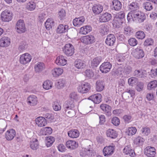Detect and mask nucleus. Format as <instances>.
<instances>
[{
  "label": "nucleus",
  "instance_id": "17",
  "mask_svg": "<svg viewBox=\"0 0 157 157\" xmlns=\"http://www.w3.org/2000/svg\"><path fill=\"white\" fill-rule=\"evenodd\" d=\"M85 19V18L83 16H81L78 18H76L73 20V24L75 26H80L82 25L84 23Z\"/></svg>",
  "mask_w": 157,
  "mask_h": 157
},
{
  "label": "nucleus",
  "instance_id": "63",
  "mask_svg": "<svg viewBox=\"0 0 157 157\" xmlns=\"http://www.w3.org/2000/svg\"><path fill=\"white\" fill-rule=\"evenodd\" d=\"M58 14L59 17L60 19H63L66 15L65 11L64 10L62 9L59 12Z\"/></svg>",
  "mask_w": 157,
  "mask_h": 157
},
{
  "label": "nucleus",
  "instance_id": "20",
  "mask_svg": "<svg viewBox=\"0 0 157 157\" xmlns=\"http://www.w3.org/2000/svg\"><path fill=\"white\" fill-rule=\"evenodd\" d=\"M28 103L30 105L34 106L37 104L38 100L36 96L34 95L29 96L27 100Z\"/></svg>",
  "mask_w": 157,
  "mask_h": 157
},
{
  "label": "nucleus",
  "instance_id": "11",
  "mask_svg": "<svg viewBox=\"0 0 157 157\" xmlns=\"http://www.w3.org/2000/svg\"><path fill=\"white\" fill-rule=\"evenodd\" d=\"M95 40L94 36L91 35L84 36L81 38V41L86 44L93 43L95 42Z\"/></svg>",
  "mask_w": 157,
  "mask_h": 157
},
{
  "label": "nucleus",
  "instance_id": "7",
  "mask_svg": "<svg viewBox=\"0 0 157 157\" xmlns=\"http://www.w3.org/2000/svg\"><path fill=\"white\" fill-rule=\"evenodd\" d=\"M128 7L131 10L127 15V18H129V15L139 11V5L136 2H133L128 5Z\"/></svg>",
  "mask_w": 157,
  "mask_h": 157
},
{
  "label": "nucleus",
  "instance_id": "61",
  "mask_svg": "<svg viewBox=\"0 0 157 157\" xmlns=\"http://www.w3.org/2000/svg\"><path fill=\"white\" fill-rule=\"evenodd\" d=\"M111 122L113 125L117 126L120 124V120L118 117H113L111 120Z\"/></svg>",
  "mask_w": 157,
  "mask_h": 157
},
{
  "label": "nucleus",
  "instance_id": "48",
  "mask_svg": "<svg viewBox=\"0 0 157 157\" xmlns=\"http://www.w3.org/2000/svg\"><path fill=\"white\" fill-rule=\"evenodd\" d=\"M38 142L36 139H35L34 141H30V147L33 150H36L38 148Z\"/></svg>",
  "mask_w": 157,
  "mask_h": 157
},
{
  "label": "nucleus",
  "instance_id": "33",
  "mask_svg": "<svg viewBox=\"0 0 157 157\" xmlns=\"http://www.w3.org/2000/svg\"><path fill=\"white\" fill-rule=\"evenodd\" d=\"M68 134L70 137L76 138L79 136V133L77 129H72L68 131Z\"/></svg>",
  "mask_w": 157,
  "mask_h": 157
},
{
  "label": "nucleus",
  "instance_id": "25",
  "mask_svg": "<svg viewBox=\"0 0 157 157\" xmlns=\"http://www.w3.org/2000/svg\"><path fill=\"white\" fill-rule=\"evenodd\" d=\"M67 147L70 149H74L78 146V144L74 140H68L66 143Z\"/></svg>",
  "mask_w": 157,
  "mask_h": 157
},
{
  "label": "nucleus",
  "instance_id": "36",
  "mask_svg": "<svg viewBox=\"0 0 157 157\" xmlns=\"http://www.w3.org/2000/svg\"><path fill=\"white\" fill-rule=\"evenodd\" d=\"M35 71L36 72H40L44 70L45 68L44 63L41 62H38L35 66Z\"/></svg>",
  "mask_w": 157,
  "mask_h": 157
},
{
  "label": "nucleus",
  "instance_id": "12",
  "mask_svg": "<svg viewBox=\"0 0 157 157\" xmlns=\"http://www.w3.org/2000/svg\"><path fill=\"white\" fill-rule=\"evenodd\" d=\"M16 132L13 129L8 130L5 133V137L8 141H11L13 139L15 136Z\"/></svg>",
  "mask_w": 157,
  "mask_h": 157
},
{
  "label": "nucleus",
  "instance_id": "28",
  "mask_svg": "<svg viewBox=\"0 0 157 157\" xmlns=\"http://www.w3.org/2000/svg\"><path fill=\"white\" fill-rule=\"evenodd\" d=\"M123 151L125 154H128L131 157H134L135 155L134 150L131 148L130 145L125 146L123 149Z\"/></svg>",
  "mask_w": 157,
  "mask_h": 157
},
{
  "label": "nucleus",
  "instance_id": "39",
  "mask_svg": "<svg viewBox=\"0 0 157 157\" xmlns=\"http://www.w3.org/2000/svg\"><path fill=\"white\" fill-rule=\"evenodd\" d=\"M106 135L108 137L114 139L116 138L117 134L116 132L113 129H109L106 132Z\"/></svg>",
  "mask_w": 157,
  "mask_h": 157
},
{
  "label": "nucleus",
  "instance_id": "6",
  "mask_svg": "<svg viewBox=\"0 0 157 157\" xmlns=\"http://www.w3.org/2000/svg\"><path fill=\"white\" fill-rule=\"evenodd\" d=\"M12 13L10 11L5 10L2 12L1 18L2 21L8 22L10 21L12 18Z\"/></svg>",
  "mask_w": 157,
  "mask_h": 157
},
{
  "label": "nucleus",
  "instance_id": "64",
  "mask_svg": "<svg viewBox=\"0 0 157 157\" xmlns=\"http://www.w3.org/2000/svg\"><path fill=\"white\" fill-rule=\"evenodd\" d=\"M126 92L129 94L131 96L132 98L135 96V91L134 90L130 89H127L126 90Z\"/></svg>",
  "mask_w": 157,
  "mask_h": 157
},
{
  "label": "nucleus",
  "instance_id": "46",
  "mask_svg": "<svg viewBox=\"0 0 157 157\" xmlns=\"http://www.w3.org/2000/svg\"><path fill=\"white\" fill-rule=\"evenodd\" d=\"M109 31V27L107 25L103 24L100 27V32L103 35H105Z\"/></svg>",
  "mask_w": 157,
  "mask_h": 157
},
{
  "label": "nucleus",
  "instance_id": "57",
  "mask_svg": "<svg viewBox=\"0 0 157 157\" xmlns=\"http://www.w3.org/2000/svg\"><path fill=\"white\" fill-rule=\"evenodd\" d=\"M137 81V78L134 77H132L128 79V82L129 85L134 86Z\"/></svg>",
  "mask_w": 157,
  "mask_h": 157
},
{
  "label": "nucleus",
  "instance_id": "16",
  "mask_svg": "<svg viewBox=\"0 0 157 157\" xmlns=\"http://www.w3.org/2000/svg\"><path fill=\"white\" fill-rule=\"evenodd\" d=\"M10 44V39L7 37H3L0 39V46L1 47H8Z\"/></svg>",
  "mask_w": 157,
  "mask_h": 157
},
{
  "label": "nucleus",
  "instance_id": "14",
  "mask_svg": "<svg viewBox=\"0 0 157 157\" xmlns=\"http://www.w3.org/2000/svg\"><path fill=\"white\" fill-rule=\"evenodd\" d=\"M112 18V15L107 12L103 13L99 16V21L100 22H105L109 21Z\"/></svg>",
  "mask_w": 157,
  "mask_h": 157
},
{
  "label": "nucleus",
  "instance_id": "42",
  "mask_svg": "<svg viewBox=\"0 0 157 157\" xmlns=\"http://www.w3.org/2000/svg\"><path fill=\"white\" fill-rule=\"evenodd\" d=\"M124 13L123 12H119L118 14L117 19L115 20V21H119V25H121L124 20Z\"/></svg>",
  "mask_w": 157,
  "mask_h": 157
},
{
  "label": "nucleus",
  "instance_id": "60",
  "mask_svg": "<svg viewBox=\"0 0 157 157\" xmlns=\"http://www.w3.org/2000/svg\"><path fill=\"white\" fill-rule=\"evenodd\" d=\"M136 36L137 38L142 39L145 37V34L143 31H139L136 33Z\"/></svg>",
  "mask_w": 157,
  "mask_h": 157
},
{
  "label": "nucleus",
  "instance_id": "2",
  "mask_svg": "<svg viewBox=\"0 0 157 157\" xmlns=\"http://www.w3.org/2000/svg\"><path fill=\"white\" fill-rule=\"evenodd\" d=\"M146 19L145 14L140 11H136L132 14L129 16L128 20L132 19L134 21L137 23H141L144 21Z\"/></svg>",
  "mask_w": 157,
  "mask_h": 157
},
{
  "label": "nucleus",
  "instance_id": "50",
  "mask_svg": "<svg viewBox=\"0 0 157 157\" xmlns=\"http://www.w3.org/2000/svg\"><path fill=\"white\" fill-rule=\"evenodd\" d=\"M101 62L100 59L98 57H97L94 59L91 63V66L93 67H97Z\"/></svg>",
  "mask_w": 157,
  "mask_h": 157
},
{
  "label": "nucleus",
  "instance_id": "24",
  "mask_svg": "<svg viewBox=\"0 0 157 157\" xmlns=\"http://www.w3.org/2000/svg\"><path fill=\"white\" fill-rule=\"evenodd\" d=\"M36 123L39 127H43L47 124L46 120L44 117H40L35 120Z\"/></svg>",
  "mask_w": 157,
  "mask_h": 157
},
{
  "label": "nucleus",
  "instance_id": "21",
  "mask_svg": "<svg viewBox=\"0 0 157 157\" xmlns=\"http://www.w3.org/2000/svg\"><path fill=\"white\" fill-rule=\"evenodd\" d=\"M103 7L100 4H95L92 8V10L95 15H98L103 11Z\"/></svg>",
  "mask_w": 157,
  "mask_h": 157
},
{
  "label": "nucleus",
  "instance_id": "15",
  "mask_svg": "<svg viewBox=\"0 0 157 157\" xmlns=\"http://www.w3.org/2000/svg\"><path fill=\"white\" fill-rule=\"evenodd\" d=\"M114 146H109L105 147L103 150V153L105 156L112 155L114 152Z\"/></svg>",
  "mask_w": 157,
  "mask_h": 157
},
{
  "label": "nucleus",
  "instance_id": "44",
  "mask_svg": "<svg viewBox=\"0 0 157 157\" xmlns=\"http://www.w3.org/2000/svg\"><path fill=\"white\" fill-rule=\"evenodd\" d=\"M53 85L52 82L50 80H46L44 82L43 85L44 89L48 90L51 89Z\"/></svg>",
  "mask_w": 157,
  "mask_h": 157
},
{
  "label": "nucleus",
  "instance_id": "47",
  "mask_svg": "<svg viewBox=\"0 0 157 157\" xmlns=\"http://www.w3.org/2000/svg\"><path fill=\"white\" fill-rule=\"evenodd\" d=\"M54 21L51 18H48L46 21L45 23V26L48 30H49L52 28L53 25Z\"/></svg>",
  "mask_w": 157,
  "mask_h": 157
},
{
  "label": "nucleus",
  "instance_id": "52",
  "mask_svg": "<svg viewBox=\"0 0 157 157\" xmlns=\"http://www.w3.org/2000/svg\"><path fill=\"white\" fill-rule=\"evenodd\" d=\"M141 131L143 135L145 136H148L150 133V130L149 128L147 127H143Z\"/></svg>",
  "mask_w": 157,
  "mask_h": 157
},
{
  "label": "nucleus",
  "instance_id": "31",
  "mask_svg": "<svg viewBox=\"0 0 157 157\" xmlns=\"http://www.w3.org/2000/svg\"><path fill=\"white\" fill-rule=\"evenodd\" d=\"M113 8L116 11L121 10L122 7L121 3L118 0H113L112 1Z\"/></svg>",
  "mask_w": 157,
  "mask_h": 157
},
{
  "label": "nucleus",
  "instance_id": "10",
  "mask_svg": "<svg viewBox=\"0 0 157 157\" xmlns=\"http://www.w3.org/2000/svg\"><path fill=\"white\" fill-rule=\"evenodd\" d=\"M112 68V64L110 62H105L100 67V70L102 73H106L109 72Z\"/></svg>",
  "mask_w": 157,
  "mask_h": 157
},
{
  "label": "nucleus",
  "instance_id": "41",
  "mask_svg": "<svg viewBox=\"0 0 157 157\" xmlns=\"http://www.w3.org/2000/svg\"><path fill=\"white\" fill-rule=\"evenodd\" d=\"M36 6L35 3L31 1L27 3L26 5V8L28 10L33 11L35 9Z\"/></svg>",
  "mask_w": 157,
  "mask_h": 157
},
{
  "label": "nucleus",
  "instance_id": "43",
  "mask_svg": "<svg viewBox=\"0 0 157 157\" xmlns=\"http://www.w3.org/2000/svg\"><path fill=\"white\" fill-rule=\"evenodd\" d=\"M52 132V129L51 127H46L40 131L42 135H46L50 134Z\"/></svg>",
  "mask_w": 157,
  "mask_h": 157
},
{
  "label": "nucleus",
  "instance_id": "29",
  "mask_svg": "<svg viewBox=\"0 0 157 157\" xmlns=\"http://www.w3.org/2000/svg\"><path fill=\"white\" fill-rule=\"evenodd\" d=\"M91 146L90 145L88 148H82L80 152V155L82 157H85L86 155H89L92 150Z\"/></svg>",
  "mask_w": 157,
  "mask_h": 157
},
{
  "label": "nucleus",
  "instance_id": "55",
  "mask_svg": "<svg viewBox=\"0 0 157 157\" xmlns=\"http://www.w3.org/2000/svg\"><path fill=\"white\" fill-rule=\"evenodd\" d=\"M44 117L46 121H47L48 122H52L54 119L53 116L50 113H46L45 114Z\"/></svg>",
  "mask_w": 157,
  "mask_h": 157
},
{
  "label": "nucleus",
  "instance_id": "54",
  "mask_svg": "<svg viewBox=\"0 0 157 157\" xmlns=\"http://www.w3.org/2000/svg\"><path fill=\"white\" fill-rule=\"evenodd\" d=\"M143 6L146 10L150 11L152 9L153 7L151 3L150 2H144L143 5Z\"/></svg>",
  "mask_w": 157,
  "mask_h": 157
},
{
  "label": "nucleus",
  "instance_id": "26",
  "mask_svg": "<svg viewBox=\"0 0 157 157\" xmlns=\"http://www.w3.org/2000/svg\"><path fill=\"white\" fill-rule=\"evenodd\" d=\"M134 75L140 78H144L146 76L147 72L144 70H136L134 73Z\"/></svg>",
  "mask_w": 157,
  "mask_h": 157
},
{
  "label": "nucleus",
  "instance_id": "19",
  "mask_svg": "<svg viewBox=\"0 0 157 157\" xmlns=\"http://www.w3.org/2000/svg\"><path fill=\"white\" fill-rule=\"evenodd\" d=\"M101 96L100 94H94L89 97V99L95 104H98L100 103L101 101Z\"/></svg>",
  "mask_w": 157,
  "mask_h": 157
},
{
  "label": "nucleus",
  "instance_id": "35",
  "mask_svg": "<svg viewBox=\"0 0 157 157\" xmlns=\"http://www.w3.org/2000/svg\"><path fill=\"white\" fill-rule=\"evenodd\" d=\"M96 89L98 91H101L104 88V83L102 81H98L96 83Z\"/></svg>",
  "mask_w": 157,
  "mask_h": 157
},
{
  "label": "nucleus",
  "instance_id": "32",
  "mask_svg": "<svg viewBox=\"0 0 157 157\" xmlns=\"http://www.w3.org/2000/svg\"><path fill=\"white\" fill-rule=\"evenodd\" d=\"M92 30L91 27L89 25H86L81 28L80 33L85 35L90 32Z\"/></svg>",
  "mask_w": 157,
  "mask_h": 157
},
{
  "label": "nucleus",
  "instance_id": "51",
  "mask_svg": "<svg viewBox=\"0 0 157 157\" xmlns=\"http://www.w3.org/2000/svg\"><path fill=\"white\" fill-rule=\"evenodd\" d=\"M154 44V40L151 38H149L146 39L143 43L144 45L146 46V49L148 46L153 45Z\"/></svg>",
  "mask_w": 157,
  "mask_h": 157
},
{
  "label": "nucleus",
  "instance_id": "30",
  "mask_svg": "<svg viewBox=\"0 0 157 157\" xmlns=\"http://www.w3.org/2000/svg\"><path fill=\"white\" fill-rule=\"evenodd\" d=\"M63 72V69L60 67L53 68L52 71V74L54 77H57L61 75Z\"/></svg>",
  "mask_w": 157,
  "mask_h": 157
},
{
  "label": "nucleus",
  "instance_id": "1",
  "mask_svg": "<svg viewBox=\"0 0 157 157\" xmlns=\"http://www.w3.org/2000/svg\"><path fill=\"white\" fill-rule=\"evenodd\" d=\"M75 104L72 102L66 101L64 104L63 107L66 113L69 117H72L75 115V112L74 108Z\"/></svg>",
  "mask_w": 157,
  "mask_h": 157
},
{
  "label": "nucleus",
  "instance_id": "23",
  "mask_svg": "<svg viewBox=\"0 0 157 157\" xmlns=\"http://www.w3.org/2000/svg\"><path fill=\"white\" fill-rule=\"evenodd\" d=\"M67 61L64 57L60 56H58L56 60V63L58 65L64 66L67 63Z\"/></svg>",
  "mask_w": 157,
  "mask_h": 157
},
{
  "label": "nucleus",
  "instance_id": "38",
  "mask_svg": "<svg viewBox=\"0 0 157 157\" xmlns=\"http://www.w3.org/2000/svg\"><path fill=\"white\" fill-rule=\"evenodd\" d=\"M145 141L144 139L140 136H138L134 139L133 142L137 146L142 145Z\"/></svg>",
  "mask_w": 157,
  "mask_h": 157
},
{
  "label": "nucleus",
  "instance_id": "37",
  "mask_svg": "<svg viewBox=\"0 0 157 157\" xmlns=\"http://www.w3.org/2000/svg\"><path fill=\"white\" fill-rule=\"evenodd\" d=\"M69 97L71 101H68L74 102L75 104V102L77 101L79 98L78 95L75 92L71 93L69 95Z\"/></svg>",
  "mask_w": 157,
  "mask_h": 157
},
{
  "label": "nucleus",
  "instance_id": "53",
  "mask_svg": "<svg viewBox=\"0 0 157 157\" xmlns=\"http://www.w3.org/2000/svg\"><path fill=\"white\" fill-rule=\"evenodd\" d=\"M137 131L136 128L135 127H129L126 132L129 136H132L134 135Z\"/></svg>",
  "mask_w": 157,
  "mask_h": 157
},
{
  "label": "nucleus",
  "instance_id": "49",
  "mask_svg": "<svg viewBox=\"0 0 157 157\" xmlns=\"http://www.w3.org/2000/svg\"><path fill=\"white\" fill-rule=\"evenodd\" d=\"M157 87V81L154 80L151 81L148 83L147 86V89L149 90H151Z\"/></svg>",
  "mask_w": 157,
  "mask_h": 157
},
{
  "label": "nucleus",
  "instance_id": "34",
  "mask_svg": "<svg viewBox=\"0 0 157 157\" xmlns=\"http://www.w3.org/2000/svg\"><path fill=\"white\" fill-rule=\"evenodd\" d=\"M75 66L78 69H82L85 67L86 64L84 61L79 59L75 61Z\"/></svg>",
  "mask_w": 157,
  "mask_h": 157
},
{
  "label": "nucleus",
  "instance_id": "13",
  "mask_svg": "<svg viewBox=\"0 0 157 157\" xmlns=\"http://www.w3.org/2000/svg\"><path fill=\"white\" fill-rule=\"evenodd\" d=\"M145 150V153L147 157H154L155 156L156 150L154 147L148 146Z\"/></svg>",
  "mask_w": 157,
  "mask_h": 157
},
{
  "label": "nucleus",
  "instance_id": "9",
  "mask_svg": "<svg viewBox=\"0 0 157 157\" xmlns=\"http://www.w3.org/2000/svg\"><path fill=\"white\" fill-rule=\"evenodd\" d=\"M15 29L17 32L19 33H23L25 31L26 28L23 20H20L17 22Z\"/></svg>",
  "mask_w": 157,
  "mask_h": 157
},
{
  "label": "nucleus",
  "instance_id": "18",
  "mask_svg": "<svg viewBox=\"0 0 157 157\" xmlns=\"http://www.w3.org/2000/svg\"><path fill=\"white\" fill-rule=\"evenodd\" d=\"M115 40L114 36L113 34H109L107 36L105 42L107 45L111 46L113 45Z\"/></svg>",
  "mask_w": 157,
  "mask_h": 157
},
{
  "label": "nucleus",
  "instance_id": "56",
  "mask_svg": "<svg viewBox=\"0 0 157 157\" xmlns=\"http://www.w3.org/2000/svg\"><path fill=\"white\" fill-rule=\"evenodd\" d=\"M84 75L87 77L90 78L94 76V73L91 70L87 69L84 72Z\"/></svg>",
  "mask_w": 157,
  "mask_h": 157
},
{
  "label": "nucleus",
  "instance_id": "5",
  "mask_svg": "<svg viewBox=\"0 0 157 157\" xmlns=\"http://www.w3.org/2000/svg\"><path fill=\"white\" fill-rule=\"evenodd\" d=\"M132 54L134 57L137 59H141L144 56V52L140 47H137L134 49L132 52Z\"/></svg>",
  "mask_w": 157,
  "mask_h": 157
},
{
  "label": "nucleus",
  "instance_id": "62",
  "mask_svg": "<svg viewBox=\"0 0 157 157\" xmlns=\"http://www.w3.org/2000/svg\"><path fill=\"white\" fill-rule=\"evenodd\" d=\"M129 44L133 46H136L137 44V41L134 38H130L128 40Z\"/></svg>",
  "mask_w": 157,
  "mask_h": 157
},
{
  "label": "nucleus",
  "instance_id": "8",
  "mask_svg": "<svg viewBox=\"0 0 157 157\" xmlns=\"http://www.w3.org/2000/svg\"><path fill=\"white\" fill-rule=\"evenodd\" d=\"M31 55L28 53H25L22 54L20 58V63L23 65L29 63L32 59Z\"/></svg>",
  "mask_w": 157,
  "mask_h": 157
},
{
  "label": "nucleus",
  "instance_id": "40",
  "mask_svg": "<svg viewBox=\"0 0 157 157\" xmlns=\"http://www.w3.org/2000/svg\"><path fill=\"white\" fill-rule=\"evenodd\" d=\"M55 139L52 136H48L46 137L45 143L46 146L48 147L51 146L54 142Z\"/></svg>",
  "mask_w": 157,
  "mask_h": 157
},
{
  "label": "nucleus",
  "instance_id": "22",
  "mask_svg": "<svg viewBox=\"0 0 157 157\" xmlns=\"http://www.w3.org/2000/svg\"><path fill=\"white\" fill-rule=\"evenodd\" d=\"M100 108L107 116H110L111 115V108L110 106L105 104H102L100 105Z\"/></svg>",
  "mask_w": 157,
  "mask_h": 157
},
{
  "label": "nucleus",
  "instance_id": "4",
  "mask_svg": "<svg viewBox=\"0 0 157 157\" xmlns=\"http://www.w3.org/2000/svg\"><path fill=\"white\" fill-rule=\"evenodd\" d=\"M90 88V85L88 83L83 82L78 87V90L80 93L84 94L88 92Z\"/></svg>",
  "mask_w": 157,
  "mask_h": 157
},
{
  "label": "nucleus",
  "instance_id": "27",
  "mask_svg": "<svg viewBox=\"0 0 157 157\" xmlns=\"http://www.w3.org/2000/svg\"><path fill=\"white\" fill-rule=\"evenodd\" d=\"M68 29V26L67 25L60 24L57 27L56 32L59 33H64L67 32Z\"/></svg>",
  "mask_w": 157,
  "mask_h": 157
},
{
  "label": "nucleus",
  "instance_id": "59",
  "mask_svg": "<svg viewBox=\"0 0 157 157\" xmlns=\"http://www.w3.org/2000/svg\"><path fill=\"white\" fill-rule=\"evenodd\" d=\"M144 88V84L141 82H138L136 84V89L138 91L140 92L143 90Z\"/></svg>",
  "mask_w": 157,
  "mask_h": 157
},
{
  "label": "nucleus",
  "instance_id": "45",
  "mask_svg": "<svg viewBox=\"0 0 157 157\" xmlns=\"http://www.w3.org/2000/svg\"><path fill=\"white\" fill-rule=\"evenodd\" d=\"M65 84V80L63 79H60L56 82V85L58 89H60L63 88Z\"/></svg>",
  "mask_w": 157,
  "mask_h": 157
},
{
  "label": "nucleus",
  "instance_id": "3",
  "mask_svg": "<svg viewBox=\"0 0 157 157\" xmlns=\"http://www.w3.org/2000/svg\"><path fill=\"white\" fill-rule=\"evenodd\" d=\"M63 50L64 53L68 56H71L74 53V46L70 44H66L63 48Z\"/></svg>",
  "mask_w": 157,
  "mask_h": 157
},
{
  "label": "nucleus",
  "instance_id": "58",
  "mask_svg": "<svg viewBox=\"0 0 157 157\" xmlns=\"http://www.w3.org/2000/svg\"><path fill=\"white\" fill-rule=\"evenodd\" d=\"M52 106L53 109L56 111L60 110L61 108V105L57 101L53 102Z\"/></svg>",
  "mask_w": 157,
  "mask_h": 157
}]
</instances>
